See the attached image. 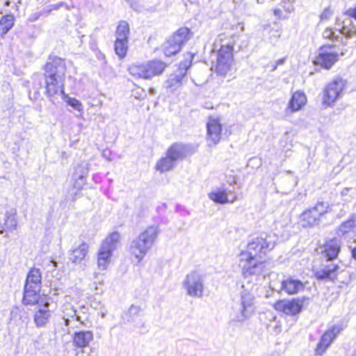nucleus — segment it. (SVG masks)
Listing matches in <instances>:
<instances>
[{"mask_svg":"<svg viewBox=\"0 0 356 356\" xmlns=\"http://www.w3.org/2000/svg\"><path fill=\"white\" fill-rule=\"evenodd\" d=\"M65 62L57 56H49L44 65V73H35L32 76L34 98L40 96L39 90L44 88V94L55 104L57 95H65Z\"/></svg>","mask_w":356,"mask_h":356,"instance_id":"obj_1","label":"nucleus"},{"mask_svg":"<svg viewBox=\"0 0 356 356\" xmlns=\"http://www.w3.org/2000/svg\"><path fill=\"white\" fill-rule=\"evenodd\" d=\"M276 241L275 234L263 232L248 242L246 250L240 255L239 266L244 277L266 273L264 256L274 248Z\"/></svg>","mask_w":356,"mask_h":356,"instance_id":"obj_2","label":"nucleus"},{"mask_svg":"<svg viewBox=\"0 0 356 356\" xmlns=\"http://www.w3.org/2000/svg\"><path fill=\"white\" fill-rule=\"evenodd\" d=\"M218 40L220 42V48L217 51L216 61L214 65L215 72L218 75L225 77L233 70L234 65L233 48L235 41L232 38L227 40L225 34L219 35ZM213 67V65L211 68Z\"/></svg>","mask_w":356,"mask_h":356,"instance_id":"obj_3","label":"nucleus"},{"mask_svg":"<svg viewBox=\"0 0 356 356\" xmlns=\"http://www.w3.org/2000/svg\"><path fill=\"white\" fill-rule=\"evenodd\" d=\"M160 229L158 225H151L146 228L140 235L134 239L129 245V252L137 262H140L154 245Z\"/></svg>","mask_w":356,"mask_h":356,"instance_id":"obj_4","label":"nucleus"},{"mask_svg":"<svg viewBox=\"0 0 356 356\" xmlns=\"http://www.w3.org/2000/svg\"><path fill=\"white\" fill-rule=\"evenodd\" d=\"M189 146L183 143H175L167 150L166 156L160 159L156 164V170L164 172L172 170L176 162L184 159L189 151Z\"/></svg>","mask_w":356,"mask_h":356,"instance_id":"obj_5","label":"nucleus"},{"mask_svg":"<svg viewBox=\"0 0 356 356\" xmlns=\"http://www.w3.org/2000/svg\"><path fill=\"white\" fill-rule=\"evenodd\" d=\"M328 202L318 200L316 203L304 211L300 216L301 225L303 227H314L319 225L325 215L330 211Z\"/></svg>","mask_w":356,"mask_h":356,"instance_id":"obj_6","label":"nucleus"},{"mask_svg":"<svg viewBox=\"0 0 356 356\" xmlns=\"http://www.w3.org/2000/svg\"><path fill=\"white\" fill-rule=\"evenodd\" d=\"M167 66L166 63L153 59L143 65H132L128 70L129 74L135 78L151 79L153 76L163 74Z\"/></svg>","mask_w":356,"mask_h":356,"instance_id":"obj_7","label":"nucleus"},{"mask_svg":"<svg viewBox=\"0 0 356 356\" xmlns=\"http://www.w3.org/2000/svg\"><path fill=\"white\" fill-rule=\"evenodd\" d=\"M193 33L187 27H181L163 44L162 48L166 56L179 53L182 47L193 37Z\"/></svg>","mask_w":356,"mask_h":356,"instance_id":"obj_8","label":"nucleus"},{"mask_svg":"<svg viewBox=\"0 0 356 356\" xmlns=\"http://www.w3.org/2000/svg\"><path fill=\"white\" fill-rule=\"evenodd\" d=\"M233 309L234 316L230 320V325L234 322L242 323L248 319L254 311L253 296L249 293L241 294L240 302L234 305Z\"/></svg>","mask_w":356,"mask_h":356,"instance_id":"obj_9","label":"nucleus"},{"mask_svg":"<svg viewBox=\"0 0 356 356\" xmlns=\"http://www.w3.org/2000/svg\"><path fill=\"white\" fill-rule=\"evenodd\" d=\"M119 239L120 234L114 232L102 242L97 256V264L100 269H106L110 264L112 253L117 248Z\"/></svg>","mask_w":356,"mask_h":356,"instance_id":"obj_10","label":"nucleus"},{"mask_svg":"<svg viewBox=\"0 0 356 356\" xmlns=\"http://www.w3.org/2000/svg\"><path fill=\"white\" fill-rule=\"evenodd\" d=\"M204 275L195 270L188 273L182 283L184 289L188 296L201 298L204 291Z\"/></svg>","mask_w":356,"mask_h":356,"instance_id":"obj_11","label":"nucleus"},{"mask_svg":"<svg viewBox=\"0 0 356 356\" xmlns=\"http://www.w3.org/2000/svg\"><path fill=\"white\" fill-rule=\"evenodd\" d=\"M346 85V80L337 77L330 82L325 88L323 103L327 106L332 105L341 95Z\"/></svg>","mask_w":356,"mask_h":356,"instance_id":"obj_12","label":"nucleus"},{"mask_svg":"<svg viewBox=\"0 0 356 356\" xmlns=\"http://www.w3.org/2000/svg\"><path fill=\"white\" fill-rule=\"evenodd\" d=\"M340 271V266L331 261H325L319 267L313 269L315 278L324 282H334Z\"/></svg>","mask_w":356,"mask_h":356,"instance_id":"obj_13","label":"nucleus"},{"mask_svg":"<svg viewBox=\"0 0 356 356\" xmlns=\"http://www.w3.org/2000/svg\"><path fill=\"white\" fill-rule=\"evenodd\" d=\"M193 56H191L190 58L192 59ZM191 60H184L181 62L179 67L175 71L174 73L171 74L168 79L163 83V86L174 91L181 87L183 84V80L185 78L188 69L191 67Z\"/></svg>","mask_w":356,"mask_h":356,"instance_id":"obj_14","label":"nucleus"},{"mask_svg":"<svg viewBox=\"0 0 356 356\" xmlns=\"http://www.w3.org/2000/svg\"><path fill=\"white\" fill-rule=\"evenodd\" d=\"M308 300L309 298L306 296L293 298L291 300H280L275 304V309L286 315L296 316L301 312L304 302Z\"/></svg>","mask_w":356,"mask_h":356,"instance_id":"obj_15","label":"nucleus"},{"mask_svg":"<svg viewBox=\"0 0 356 356\" xmlns=\"http://www.w3.org/2000/svg\"><path fill=\"white\" fill-rule=\"evenodd\" d=\"M335 47V44H324L318 49V54L316 58L317 65L329 70L339 60V54L331 51Z\"/></svg>","mask_w":356,"mask_h":356,"instance_id":"obj_16","label":"nucleus"},{"mask_svg":"<svg viewBox=\"0 0 356 356\" xmlns=\"http://www.w3.org/2000/svg\"><path fill=\"white\" fill-rule=\"evenodd\" d=\"M207 131L209 146L217 145L222 136V124L219 120L210 117L207 123Z\"/></svg>","mask_w":356,"mask_h":356,"instance_id":"obj_17","label":"nucleus"},{"mask_svg":"<svg viewBox=\"0 0 356 356\" xmlns=\"http://www.w3.org/2000/svg\"><path fill=\"white\" fill-rule=\"evenodd\" d=\"M341 241L338 238L327 240L320 248L321 254L326 261H332L337 259L341 250Z\"/></svg>","mask_w":356,"mask_h":356,"instance_id":"obj_18","label":"nucleus"},{"mask_svg":"<svg viewBox=\"0 0 356 356\" xmlns=\"http://www.w3.org/2000/svg\"><path fill=\"white\" fill-rule=\"evenodd\" d=\"M17 226L15 212L7 211L0 216V234H5L4 236H7L8 232H13L17 229Z\"/></svg>","mask_w":356,"mask_h":356,"instance_id":"obj_19","label":"nucleus"},{"mask_svg":"<svg viewBox=\"0 0 356 356\" xmlns=\"http://www.w3.org/2000/svg\"><path fill=\"white\" fill-rule=\"evenodd\" d=\"M49 307V303L46 302L43 305H38L35 308L33 321L37 327H45L49 322L51 312Z\"/></svg>","mask_w":356,"mask_h":356,"instance_id":"obj_20","label":"nucleus"},{"mask_svg":"<svg viewBox=\"0 0 356 356\" xmlns=\"http://www.w3.org/2000/svg\"><path fill=\"white\" fill-rule=\"evenodd\" d=\"M356 232V214H352L349 218L342 222L337 229L336 234L344 238H352Z\"/></svg>","mask_w":356,"mask_h":356,"instance_id":"obj_21","label":"nucleus"},{"mask_svg":"<svg viewBox=\"0 0 356 356\" xmlns=\"http://www.w3.org/2000/svg\"><path fill=\"white\" fill-rule=\"evenodd\" d=\"M304 289V284L300 280L292 277L283 279L280 282V290L289 295L296 294L303 291Z\"/></svg>","mask_w":356,"mask_h":356,"instance_id":"obj_22","label":"nucleus"},{"mask_svg":"<svg viewBox=\"0 0 356 356\" xmlns=\"http://www.w3.org/2000/svg\"><path fill=\"white\" fill-rule=\"evenodd\" d=\"M142 308L140 306L132 305L130 306L127 312L124 315V320L127 321L128 323H135V328H141L140 334H144L147 332L145 329V323L144 322H136V318L142 311Z\"/></svg>","mask_w":356,"mask_h":356,"instance_id":"obj_23","label":"nucleus"},{"mask_svg":"<svg viewBox=\"0 0 356 356\" xmlns=\"http://www.w3.org/2000/svg\"><path fill=\"white\" fill-rule=\"evenodd\" d=\"M89 245L83 241L76 247L70 251L69 259L75 264H80L86 259L88 254Z\"/></svg>","mask_w":356,"mask_h":356,"instance_id":"obj_24","label":"nucleus"},{"mask_svg":"<svg viewBox=\"0 0 356 356\" xmlns=\"http://www.w3.org/2000/svg\"><path fill=\"white\" fill-rule=\"evenodd\" d=\"M92 340L93 333L91 331L81 330L74 334L73 342L76 347L86 348Z\"/></svg>","mask_w":356,"mask_h":356,"instance_id":"obj_25","label":"nucleus"},{"mask_svg":"<svg viewBox=\"0 0 356 356\" xmlns=\"http://www.w3.org/2000/svg\"><path fill=\"white\" fill-rule=\"evenodd\" d=\"M42 284V273L38 268H32L28 273L25 285L32 289H40Z\"/></svg>","mask_w":356,"mask_h":356,"instance_id":"obj_26","label":"nucleus"},{"mask_svg":"<svg viewBox=\"0 0 356 356\" xmlns=\"http://www.w3.org/2000/svg\"><path fill=\"white\" fill-rule=\"evenodd\" d=\"M306 102L305 95L302 92L297 91L291 96L287 109H289L291 112L298 111L302 108Z\"/></svg>","mask_w":356,"mask_h":356,"instance_id":"obj_27","label":"nucleus"},{"mask_svg":"<svg viewBox=\"0 0 356 356\" xmlns=\"http://www.w3.org/2000/svg\"><path fill=\"white\" fill-rule=\"evenodd\" d=\"M40 289H32L24 286L22 302L25 305H33L38 304Z\"/></svg>","mask_w":356,"mask_h":356,"instance_id":"obj_28","label":"nucleus"},{"mask_svg":"<svg viewBox=\"0 0 356 356\" xmlns=\"http://www.w3.org/2000/svg\"><path fill=\"white\" fill-rule=\"evenodd\" d=\"M14 24L15 17L11 13L6 14L0 19V33L1 37L8 33L13 27Z\"/></svg>","mask_w":356,"mask_h":356,"instance_id":"obj_29","label":"nucleus"},{"mask_svg":"<svg viewBox=\"0 0 356 356\" xmlns=\"http://www.w3.org/2000/svg\"><path fill=\"white\" fill-rule=\"evenodd\" d=\"M334 339L332 338L330 332H325L321 337L320 341L318 343L315 352L316 355H322L327 348L330 346L332 341Z\"/></svg>","mask_w":356,"mask_h":356,"instance_id":"obj_30","label":"nucleus"},{"mask_svg":"<svg viewBox=\"0 0 356 356\" xmlns=\"http://www.w3.org/2000/svg\"><path fill=\"white\" fill-rule=\"evenodd\" d=\"M209 198L216 204H225L229 203V197L226 196L223 187L217 188L208 194Z\"/></svg>","mask_w":356,"mask_h":356,"instance_id":"obj_31","label":"nucleus"},{"mask_svg":"<svg viewBox=\"0 0 356 356\" xmlns=\"http://www.w3.org/2000/svg\"><path fill=\"white\" fill-rule=\"evenodd\" d=\"M335 31L337 30H334V29L330 27L326 28L323 31V38L330 40L332 41H338L340 42L344 46L347 45L346 40H344L343 38L340 35L339 33L337 34Z\"/></svg>","mask_w":356,"mask_h":356,"instance_id":"obj_32","label":"nucleus"},{"mask_svg":"<svg viewBox=\"0 0 356 356\" xmlns=\"http://www.w3.org/2000/svg\"><path fill=\"white\" fill-rule=\"evenodd\" d=\"M128 40L116 39L114 48L115 54L122 59L124 58L128 49Z\"/></svg>","mask_w":356,"mask_h":356,"instance_id":"obj_33","label":"nucleus"},{"mask_svg":"<svg viewBox=\"0 0 356 356\" xmlns=\"http://www.w3.org/2000/svg\"><path fill=\"white\" fill-rule=\"evenodd\" d=\"M129 35V25L127 22H120L115 32L116 39L128 40Z\"/></svg>","mask_w":356,"mask_h":356,"instance_id":"obj_34","label":"nucleus"},{"mask_svg":"<svg viewBox=\"0 0 356 356\" xmlns=\"http://www.w3.org/2000/svg\"><path fill=\"white\" fill-rule=\"evenodd\" d=\"M339 28L336 29L337 31H339V34L343 35L346 40L350 39L353 37V35L356 33V26L355 25L352 26H337Z\"/></svg>","mask_w":356,"mask_h":356,"instance_id":"obj_35","label":"nucleus"},{"mask_svg":"<svg viewBox=\"0 0 356 356\" xmlns=\"http://www.w3.org/2000/svg\"><path fill=\"white\" fill-rule=\"evenodd\" d=\"M88 165V163L78 165L74 169L73 177L86 179L89 172Z\"/></svg>","mask_w":356,"mask_h":356,"instance_id":"obj_36","label":"nucleus"},{"mask_svg":"<svg viewBox=\"0 0 356 356\" xmlns=\"http://www.w3.org/2000/svg\"><path fill=\"white\" fill-rule=\"evenodd\" d=\"M58 95H56V97ZM64 100H65L68 105L72 107L74 109L81 111L83 110V106L80 101L75 98L70 97L67 94L60 95Z\"/></svg>","mask_w":356,"mask_h":356,"instance_id":"obj_37","label":"nucleus"},{"mask_svg":"<svg viewBox=\"0 0 356 356\" xmlns=\"http://www.w3.org/2000/svg\"><path fill=\"white\" fill-rule=\"evenodd\" d=\"M223 190L226 196L229 197V203H233L238 199V193L234 185L229 184L228 187H223Z\"/></svg>","mask_w":356,"mask_h":356,"instance_id":"obj_38","label":"nucleus"},{"mask_svg":"<svg viewBox=\"0 0 356 356\" xmlns=\"http://www.w3.org/2000/svg\"><path fill=\"white\" fill-rule=\"evenodd\" d=\"M344 329V326L342 323H338L333 325L330 329L326 332H330L332 338H335L338 334H339Z\"/></svg>","mask_w":356,"mask_h":356,"instance_id":"obj_39","label":"nucleus"},{"mask_svg":"<svg viewBox=\"0 0 356 356\" xmlns=\"http://www.w3.org/2000/svg\"><path fill=\"white\" fill-rule=\"evenodd\" d=\"M74 179L73 189L77 190V192H81L86 184V179L74 177Z\"/></svg>","mask_w":356,"mask_h":356,"instance_id":"obj_40","label":"nucleus"},{"mask_svg":"<svg viewBox=\"0 0 356 356\" xmlns=\"http://www.w3.org/2000/svg\"><path fill=\"white\" fill-rule=\"evenodd\" d=\"M333 15V11L330 7L325 8L320 15L321 22L327 21Z\"/></svg>","mask_w":356,"mask_h":356,"instance_id":"obj_41","label":"nucleus"},{"mask_svg":"<svg viewBox=\"0 0 356 356\" xmlns=\"http://www.w3.org/2000/svg\"><path fill=\"white\" fill-rule=\"evenodd\" d=\"M351 18L352 17H348L343 19V20H341V19H339V18H337L336 26H343V25L352 26V25H354Z\"/></svg>","mask_w":356,"mask_h":356,"instance_id":"obj_42","label":"nucleus"},{"mask_svg":"<svg viewBox=\"0 0 356 356\" xmlns=\"http://www.w3.org/2000/svg\"><path fill=\"white\" fill-rule=\"evenodd\" d=\"M343 14L347 17H352L356 20V6L353 8H349Z\"/></svg>","mask_w":356,"mask_h":356,"instance_id":"obj_43","label":"nucleus"},{"mask_svg":"<svg viewBox=\"0 0 356 356\" xmlns=\"http://www.w3.org/2000/svg\"><path fill=\"white\" fill-rule=\"evenodd\" d=\"M19 312V308L18 307H15L10 311V319L15 320L17 318Z\"/></svg>","mask_w":356,"mask_h":356,"instance_id":"obj_44","label":"nucleus"},{"mask_svg":"<svg viewBox=\"0 0 356 356\" xmlns=\"http://www.w3.org/2000/svg\"><path fill=\"white\" fill-rule=\"evenodd\" d=\"M67 315H68L70 317L72 318H74L76 319V321H79V322H81V323H83V322H82V321H81V316H80L79 315H78V314H77V313H76V310H74V309H72L71 312H70V313H69V314H67Z\"/></svg>","mask_w":356,"mask_h":356,"instance_id":"obj_45","label":"nucleus"},{"mask_svg":"<svg viewBox=\"0 0 356 356\" xmlns=\"http://www.w3.org/2000/svg\"><path fill=\"white\" fill-rule=\"evenodd\" d=\"M81 194V192H77V190H76L74 192H72L70 194V196L72 197V200L75 201L76 196L79 195Z\"/></svg>","mask_w":356,"mask_h":356,"instance_id":"obj_46","label":"nucleus"},{"mask_svg":"<svg viewBox=\"0 0 356 356\" xmlns=\"http://www.w3.org/2000/svg\"><path fill=\"white\" fill-rule=\"evenodd\" d=\"M63 4H64L63 2H59L56 4L51 5V7L52 8V9L57 10V9L61 8L63 6Z\"/></svg>","mask_w":356,"mask_h":356,"instance_id":"obj_47","label":"nucleus"},{"mask_svg":"<svg viewBox=\"0 0 356 356\" xmlns=\"http://www.w3.org/2000/svg\"><path fill=\"white\" fill-rule=\"evenodd\" d=\"M97 57L99 60H104V63H106V56L104 54H102V52L99 51L98 54H97Z\"/></svg>","mask_w":356,"mask_h":356,"instance_id":"obj_48","label":"nucleus"},{"mask_svg":"<svg viewBox=\"0 0 356 356\" xmlns=\"http://www.w3.org/2000/svg\"><path fill=\"white\" fill-rule=\"evenodd\" d=\"M285 62H286V58L284 57V58L277 60L275 63H276V65L277 66H279V65H284L285 63Z\"/></svg>","mask_w":356,"mask_h":356,"instance_id":"obj_49","label":"nucleus"},{"mask_svg":"<svg viewBox=\"0 0 356 356\" xmlns=\"http://www.w3.org/2000/svg\"><path fill=\"white\" fill-rule=\"evenodd\" d=\"M351 255L352 257L356 261V247L352 249Z\"/></svg>","mask_w":356,"mask_h":356,"instance_id":"obj_50","label":"nucleus"},{"mask_svg":"<svg viewBox=\"0 0 356 356\" xmlns=\"http://www.w3.org/2000/svg\"><path fill=\"white\" fill-rule=\"evenodd\" d=\"M281 13H282V10L280 9H275L274 10L275 15L277 16V15H281Z\"/></svg>","mask_w":356,"mask_h":356,"instance_id":"obj_51","label":"nucleus"},{"mask_svg":"<svg viewBox=\"0 0 356 356\" xmlns=\"http://www.w3.org/2000/svg\"><path fill=\"white\" fill-rule=\"evenodd\" d=\"M10 5V0H5L3 3V6L5 7H8Z\"/></svg>","mask_w":356,"mask_h":356,"instance_id":"obj_52","label":"nucleus"},{"mask_svg":"<svg viewBox=\"0 0 356 356\" xmlns=\"http://www.w3.org/2000/svg\"><path fill=\"white\" fill-rule=\"evenodd\" d=\"M277 65H276L275 63H274L273 64H272V69H271V72H274L277 70Z\"/></svg>","mask_w":356,"mask_h":356,"instance_id":"obj_53","label":"nucleus"},{"mask_svg":"<svg viewBox=\"0 0 356 356\" xmlns=\"http://www.w3.org/2000/svg\"><path fill=\"white\" fill-rule=\"evenodd\" d=\"M149 92L151 95H155L156 94V90L153 88H150L149 90Z\"/></svg>","mask_w":356,"mask_h":356,"instance_id":"obj_54","label":"nucleus"},{"mask_svg":"<svg viewBox=\"0 0 356 356\" xmlns=\"http://www.w3.org/2000/svg\"><path fill=\"white\" fill-rule=\"evenodd\" d=\"M348 191V188H344L342 191H341V195H344L347 193V192Z\"/></svg>","mask_w":356,"mask_h":356,"instance_id":"obj_55","label":"nucleus"},{"mask_svg":"<svg viewBox=\"0 0 356 356\" xmlns=\"http://www.w3.org/2000/svg\"><path fill=\"white\" fill-rule=\"evenodd\" d=\"M103 156H104L105 158H106L107 159L110 160V159H108V157L107 156V154H106V152H104V153H103Z\"/></svg>","mask_w":356,"mask_h":356,"instance_id":"obj_56","label":"nucleus"},{"mask_svg":"<svg viewBox=\"0 0 356 356\" xmlns=\"http://www.w3.org/2000/svg\"><path fill=\"white\" fill-rule=\"evenodd\" d=\"M105 316H106V314L103 312V313L102 314V318H104Z\"/></svg>","mask_w":356,"mask_h":356,"instance_id":"obj_57","label":"nucleus"},{"mask_svg":"<svg viewBox=\"0 0 356 356\" xmlns=\"http://www.w3.org/2000/svg\"><path fill=\"white\" fill-rule=\"evenodd\" d=\"M131 7L133 8L134 9H136V8H134V3H131Z\"/></svg>","mask_w":356,"mask_h":356,"instance_id":"obj_58","label":"nucleus"},{"mask_svg":"<svg viewBox=\"0 0 356 356\" xmlns=\"http://www.w3.org/2000/svg\"><path fill=\"white\" fill-rule=\"evenodd\" d=\"M214 46L215 47H217V42H215Z\"/></svg>","mask_w":356,"mask_h":356,"instance_id":"obj_59","label":"nucleus"},{"mask_svg":"<svg viewBox=\"0 0 356 356\" xmlns=\"http://www.w3.org/2000/svg\"><path fill=\"white\" fill-rule=\"evenodd\" d=\"M257 3H259V0H256Z\"/></svg>","mask_w":356,"mask_h":356,"instance_id":"obj_60","label":"nucleus"},{"mask_svg":"<svg viewBox=\"0 0 356 356\" xmlns=\"http://www.w3.org/2000/svg\"><path fill=\"white\" fill-rule=\"evenodd\" d=\"M82 356H88V354H87V355H83Z\"/></svg>","mask_w":356,"mask_h":356,"instance_id":"obj_61","label":"nucleus"}]
</instances>
